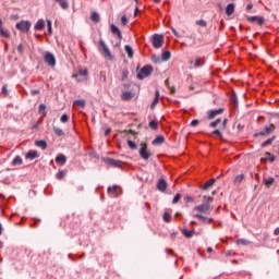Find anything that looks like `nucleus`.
Returning <instances> with one entry per match:
<instances>
[{
	"label": "nucleus",
	"instance_id": "obj_5",
	"mask_svg": "<svg viewBox=\"0 0 279 279\" xmlns=\"http://www.w3.org/2000/svg\"><path fill=\"white\" fill-rule=\"evenodd\" d=\"M162 45H165V37L162 35H154L153 36V47L155 49H160V47H162Z\"/></svg>",
	"mask_w": 279,
	"mask_h": 279
},
{
	"label": "nucleus",
	"instance_id": "obj_46",
	"mask_svg": "<svg viewBox=\"0 0 279 279\" xmlns=\"http://www.w3.org/2000/svg\"><path fill=\"white\" fill-rule=\"evenodd\" d=\"M78 75H81L82 77L88 76V70H78Z\"/></svg>",
	"mask_w": 279,
	"mask_h": 279
},
{
	"label": "nucleus",
	"instance_id": "obj_25",
	"mask_svg": "<svg viewBox=\"0 0 279 279\" xmlns=\"http://www.w3.org/2000/svg\"><path fill=\"white\" fill-rule=\"evenodd\" d=\"M90 21H93V23H99L101 21L99 13L93 12L90 15Z\"/></svg>",
	"mask_w": 279,
	"mask_h": 279
},
{
	"label": "nucleus",
	"instance_id": "obj_52",
	"mask_svg": "<svg viewBox=\"0 0 279 279\" xmlns=\"http://www.w3.org/2000/svg\"><path fill=\"white\" fill-rule=\"evenodd\" d=\"M121 23H122V25H128V23H129L128 16L123 15V16L121 17Z\"/></svg>",
	"mask_w": 279,
	"mask_h": 279
},
{
	"label": "nucleus",
	"instance_id": "obj_12",
	"mask_svg": "<svg viewBox=\"0 0 279 279\" xmlns=\"http://www.w3.org/2000/svg\"><path fill=\"white\" fill-rule=\"evenodd\" d=\"M26 160H36V158H40V155L37 150H29L25 155Z\"/></svg>",
	"mask_w": 279,
	"mask_h": 279
},
{
	"label": "nucleus",
	"instance_id": "obj_41",
	"mask_svg": "<svg viewBox=\"0 0 279 279\" xmlns=\"http://www.w3.org/2000/svg\"><path fill=\"white\" fill-rule=\"evenodd\" d=\"M163 221H166V223H171V214L165 213L163 214Z\"/></svg>",
	"mask_w": 279,
	"mask_h": 279
},
{
	"label": "nucleus",
	"instance_id": "obj_57",
	"mask_svg": "<svg viewBox=\"0 0 279 279\" xmlns=\"http://www.w3.org/2000/svg\"><path fill=\"white\" fill-rule=\"evenodd\" d=\"M227 125H228V119H225V120L222 121V128H221V130H226Z\"/></svg>",
	"mask_w": 279,
	"mask_h": 279
},
{
	"label": "nucleus",
	"instance_id": "obj_9",
	"mask_svg": "<svg viewBox=\"0 0 279 279\" xmlns=\"http://www.w3.org/2000/svg\"><path fill=\"white\" fill-rule=\"evenodd\" d=\"M110 29H111V34H114V36H117L119 40H123V34L121 33V29L117 27V25L111 24Z\"/></svg>",
	"mask_w": 279,
	"mask_h": 279
},
{
	"label": "nucleus",
	"instance_id": "obj_44",
	"mask_svg": "<svg viewBox=\"0 0 279 279\" xmlns=\"http://www.w3.org/2000/svg\"><path fill=\"white\" fill-rule=\"evenodd\" d=\"M149 128L151 129V130H158V122H156V121H150L149 122Z\"/></svg>",
	"mask_w": 279,
	"mask_h": 279
},
{
	"label": "nucleus",
	"instance_id": "obj_20",
	"mask_svg": "<svg viewBox=\"0 0 279 279\" xmlns=\"http://www.w3.org/2000/svg\"><path fill=\"white\" fill-rule=\"evenodd\" d=\"M227 16H232L234 14V3H229L226 8Z\"/></svg>",
	"mask_w": 279,
	"mask_h": 279
},
{
	"label": "nucleus",
	"instance_id": "obj_21",
	"mask_svg": "<svg viewBox=\"0 0 279 279\" xmlns=\"http://www.w3.org/2000/svg\"><path fill=\"white\" fill-rule=\"evenodd\" d=\"M57 3H59L60 8L62 10H69V1L68 0H54Z\"/></svg>",
	"mask_w": 279,
	"mask_h": 279
},
{
	"label": "nucleus",
	"instance_id": "obj_42",
	"mask_svg": "<svg viewBox=\"0 0 279 279\" xmlns=\"http://www.w3.org/2000/svg\"><path fill=\"white\" fill-rule=\"evenodd\" d=\"M128 145H129L130 149H136L137 148L136 143L132 140L128 141Z\"/></svg>",
	"mask_w": 279,
	"mask_h": 279
},
{
	"label": "nucleus",
	"instance_id": "obj_35",
	"mask_svg": "<svg viewBox=\"0 0 279 279\" xmlns=\"http://www.w3.org/2000/svg\"><path fill=\"white\" fill-rule=\"evenodd\" d=\"M0 35L3 37V38H10V31L5 29V28H0Z\"/></svg>",
	"mask_w": 279,
	"mask_h": 279
},
{
	"label": "nucleus",
	"instance_id": "obj_6",
	"mask_svg": "<svg viewBox=\"0 0 279 279\" xmlns=\"http://www.w3.org/2000/svg\"><path fill=\"white\" fill-rule=\"evenodd\" d=\"M140 156L143 158V160H147L148 158H151V153L147 149V143H142L140 148Z\"/></svg>",
	"mask_w": 279,
	"mask_h": 279
},
{
	"label": "nucleus",
	"instance_id": "obj_39",
	"mask_svg": "<svg viewBox=\"0 0 279 279\" xmlns=\"http://www.w3.org/2000/svg\"><path fill=\"white\" fill-rule=\"evenodd\" d=\"M244 178H245L244 174L236 175L234 179V184H241V182H243Z\"/></svg>",
	"mask_w": 279,
	"mask_h": 279
},
{
	"label": "nucleus",
	"instance_id": "obj_29",
	"mask_svg": "<svg viewBox=\"0 0 279 279\" xmlns=\"http://www.w3.org/2000/svg\"><path fill=\"white\" fill-rule=\"evenodd\" d=\"M203 65H204V59H202L201 57H196L195 61H194L195 69H197L198 66H203Z\"/></svg>",
	"mask_w": 279,
	"mask_h": 279
},
{
	"label": "nucleus",
	"instance_id": "obj_30",
	"mask_svg": "<svg viewBox=\"0 0 279 279\" xmlns=\"http://www.w3.org/2000/svg\"><path fill=\"white\" fill-rule=\"evenodd\" d=\"M73 106L75 108H86V101H84V100H75Z\"/></svg>",
	"mask_w": 279,
	"mask_h": 279
},
{
	"label": "nucleus",
	"instance_id": "obj_36",
	"mask_svg": "<svg viewBox=\"0 0 279 279\" xmlns=\"http://www.w3.org/2000/svg\"><path fill=\"white\" fill-rule=\"evenodd\" d=\"M274 141H276V136H272L268 140H266L263 144L262 147H267V145H271L274 143Z\"/></svg>",
	"mask_w": 279,
	"mask_h": 279
},
{
	"label": "nucleus",
	"instance_id": "obj_56",
	"mask_svg": "<svg viewBox=\"0 0 279 279\" xmlns=\"http://www.w3.org/2000/svg\"><path fill=\"white\" fill-rule=\"evenodd\" d=\"M17 51H19L20 53H23V51H25V47L23 46V44H20V45H19Z\"/></svg>",
	"mask_w": 279,
	"mask_h": 279
},
{
	"label": "nucleus",
	"instance_id": "obj_43",
	"mask_svg": "<svg viewBox=\"0 0 279 279\" xmlns=\"http://www.w3.org/2000/svg\"><path fill=\"white\" fill-rule=\"evenodd\" d=\"M60 121L61 123H69V116L66 113L62 114Z\"/></svg>",
	"mask_w": 279,
	"mask_h": 279
},
{
	"label": "nucleus",
	"instance_id": "obj_51",
	"mask_svg": "<svg viewBox=\"0 0 279 279\" xmlns=\"http://www.w3.org/2000/svg\"><path fill=\"white\" fill-rule=\"evenodd\" d=\"M99 75H100V80H102L104 82H107L106 72L101 71V72L99 73Z\"/></svg>",
	"mask_w": 279,
	"mask_h": 279
},
{
	"label": "nucleus",
	"instance_id": "obj_31",
	"mask_svg": "<svg viewBox=\"0 0 279 279\" xmlns=\"http://www.w3.org/2000/svg\"><path fill=\"white\" fill-rule=\"evenodd\" d=\"M124 50L126 51L129 58H134V49H132L131 46L126 45Z\"/></svg>",
	"mask_w": 279,
	"mask_h": 279
},
{
	"label": "nucleus",
	"instance_id": "obj_61",
	"mask_svg": "<svg viewBox=\"0 0 279 279\" xmlns=\"http://www.w3.org/2000/svg\"><path fill=\"white\" fill-rule=\"evenodd\" d=\"M110 132H112L110 129H107L106 131H105V136H108L109 134H110Z\"/></svg>",
	"mask_w": 279,
	"mask_h": 279
},
{
	"label": "nucleus",
	"instance_id": "obj_50",
	"mask_svg": "<svg viewBox=\"0 0 279 279\" xmlns=\"http://www.w3.org/2000/svg\"><path fill=\"white\" fill-rule=\"evenodd\" d=\"M2 95H4V97H8V85L2 86Z\"/></svg>",
	"mask_w": 279,
	"mask_h": 279
},
{
	"label": "nucleus",
	"instance_id": "obj_32",
	"mask_svg": "<svg viewBox=\"0 0 279 279\" xmlns=\"http://www.w3.org/2000/svg\"><path fill=\"white\" fill-rule=\"evenodd\" d=\"M13 167H16L19 165H23V158L21 156H16L12 161Z\"/></svg>",
	"mask_w": 279,
	"mask_h": 279
},
{
	"label": "nucleus",
	"instance_id": "obj_28",
	"mask_svg": "<svg viewBox=\"0 0 279 279\" xmlns=\"http://www.w3.org/2000/svg\"><path fill=\"white\" fill-rule=\"evenodd\" d=\"M274 182H276V179H275V178L264 179V184H265V186H267V189L271 187V185L274 184Z\"/></svg>",
	"mask_w": 279,
	"mask_h": 279
},
{
	"label": "nucleus",
	"instance_id": "obj_64",
	"mask_svg": "<svg viewBox=\"0 0 279 279\" xmlns=\"http://www.w3.org/2000/svg\"><path fill=\"white\" fill-rule=\"evenodd\" d=\"M166 252H167L168 254H173V250H171V248H167Z\"/></svg>",
	"mask_w": 279,
	"mask_h": 279
},
{
	"label": "nucleus",
	"instance_id": "obj_33",
	"mask_svg": "<svg viewBox=\"0 0 279 279\" xmlns=\"http://www.w3.org/2000/svg\"><path fill=\"white\" fill-rule=\"evenodd\" d=\"M161 58H162L163 62L171 60V52L170 51L162 52Z\"/></svg>",
	"mask_w": 279,
	"mask_h": 279
},
{
	"label": "nucleus",
	"instance_id": "obj_37",
	"mask_svg": "<svg viewBox=\"0 0 279 279\" xmlns=\"http://www.w3.org/2000/svg\"><path fill=\"white\" fill-rule=\"evenodd\" d=\"M53 132L57 136H64V131L60 128L54 126Z\"/></svg>",
	"mask_w": 279,
	"mask_h": 279
},
{
	"label": "nucleus",
	"instance_id": "obj_58",
	"mask_svg": "<svg viewBox=\"0 0 279 279\" xmlns=\"http://www.w3.org/2000/svg\"><path fill=\"white\" fill-rule=\"evenodd\" d=\"M31 95H40V90H38V89H33V90H31Z\"/></svg>",
	"mask_w": 279,
	"mask_h": 279
},
{
	"label": "nucleus",
	"instance_id": "obj_63",
	"mask_svg": "<svg viewBox=\"0 0 279 279\" xmlns=\"http://www.w3.org/2000/svg\"><path fill=\"white\" fill-rule=\"evenodd\" d=\"M170 93H171V95L175 94V87H171Z\"/></svg>",
	"mask_w": 279,
	"mask_h": 279
},
{
	"label": "nucleus",
	"instance_id": "obj_19",
	"mask_svg": "<svg viewBox=\"0 0 279 279\" xmlns=\"http://www.w3.org/2000/svg\"><path fill=\"white\" fill-rule=\"evenodd\" d=\"M57 165H66V156L60 154L56 157Z\"/></svg>",
	"mask_w": 279,
	"mask_h": 279
},
{
	"label": "nucleus",
	"instance_id": "obj_23",
	"mask_svg": "<svg viewBox=\"0 0 279 279\" xmlns=\"http://www.w3.org/2000/svg\"><path fill=\"white\" fill-rule=\"evenodd\" d=\"M134 97V94L132 92H124L122 93V99L124 101H130Z\"/></svg>",
	"mask_w": 279,
	"mask_h": 279
},
{
	"label": "nucleus",
	"instance_id": "obj_24",
	"mask_svg": "<svg viewBox=\"0 0 279 279\" xmlns=\"http://www.w3.org/2000/svg\"><path fill=\"white\" fill-rule=\"evenodd\" d=\"M182 234L185 235L186 239H192V236L195 234V230L183 229Z\"/></svg>",
	"mask_w": 279,
	"mask_h": 279
},
{
	"label": "nucleus",
	"instance_id": "obj_27",
	"mask_svg": "<svg viewBox=\"0 0 279 279\" xmlns=\"http://www.w3.org/2000/svg\"><path fill=\"white\" fill-rule=\"evenodd\" d=\"M36 147H39L40 149H47V143L43 140L35 142Z\"/></svg>",
	"mask_w": 279,
	"mask_h": 279
},
{
	"label": "nucleus",
	"instance_id": "obj_47",
	"mask_svg": "<svg viewBox=\"0 0 279 279\" xmlns=\"http://www.w3.org/2000/svg\"><path fill=\"white\" fill-rule=\"evenodd\" d=\"M219 123H221V119H217L216 121L210 122V123H209V126H211V128H217V125H218Z\"/></svg>",
	"mask_w": 279,
	"mask_h": 279
},
{
	"label": "nucleus",
	"instance_id": "obj_60",
	"mask_svg": "<svg viewBox=\"0 0 279 279\" xmlns=\"http://www.w3.org/2000/svg\"><path fill=\"white\" fill-rule=\"evenodd\" d=\"M122 77H123V80H125L128 77V71L122 72Z\"/></svg>",
	"mask_w": 279,
	"mask_h": 279
},
{
	"label": "nucleus",
	"instance_id": "obj_15",
	"mask_svg": "<svg viewBox=\"0 0 279 279\" xmlns=\"http://www.w3.org/2000/svg\"><path fill=\"white\" fill-rule=\"evenodd\" d=\"M159 101H160V90L157 89L155 93V98L150 105L151 110H154L156 106H158Z\"/></svg>",
	"mask_w": 279,
	"mask_h": 279
},
{
	"label": "nucleus",
	"instance_id": "obj_48",
	"mask_svg": "<svg viewBox=\"0 0 279 279\" xmlns=\"http://www.w3.org/2000/svg\"><path fill=\"white\" fill-rule=\"evenodd\" d=\"M45 110H47V106H45V104L39 105V112H43L44 117L47 114Z\"/></svg>",
	"mask_w": 279,
	"mask_h": 279
},
{
	"label": "nucleus",
	"instance_id": "obj_17",
	"mask_svg": "<svg viewBox=\"0 0 279 279\" xmlns=\"http://www.w3.org/2000/svg\"><path fill=\"white\" fill-rule=\"evenodd\" d=\"M215 182H217V180L215 178L209 179L204 185H202V190L208 191V189H210V186H213L215 184Z\"/></svg>",
	"mask_w": 279,
	"mask_h": 279
},
{
	"label": "nucleus",
	"instance_id": "obj_2",
	"mask_svg": "<svg viewBox=\"0 0 279 279\" xmlns=\"http://www.w3.org/2000/svg\"><path fill=\"white\" fill-rule=\"evenodd\" d=\"M15 28L22 34H27L29 29H32V22L22 20L21 22L16 23Z\"/></svg>",
	"mask_w": 279,
	"mask_h": 279
},
{
	"label": "nucleus",
	"instance_id": "obj_14",
	"mask_svg": "<svg viewBox=\"0 0 279 279\" xmlns=\"http://www.w3.org/2000/svg\"><path fill=\"white\" fill-rule=\"evenodd\" d=\"M157 189L161 193H165V191H167V181H165V179H159L157 183Z\"/></svg>",
	"mask_w": 279,
	"mask_h": 279
},
{
	"label": "nucleus",
	"instance_id": "obj_22",
	"mask_svg": "<svg viewBox=\"0 0 279 279\" xmlns=\"http://www.w3.org/2000/svg\"><path fill=\"white\" fill-rule=\"evenodd\" d=\"M35 29L38 32L45 29V20H38L35 24Z\"/></svg>",
	"mask_w": 279,
	"mask_h": 279
},
{
	"label": "nucleus",
	"instance_id": "obj_55",
	"mask_svg": "<svg viewBox=\"0 0 279 279\" xmlns=\"http://www.w3.org/2000/svg\"><path fill=\"white\" fill-rule=\"evenodd\" d=\"M203 199H204L205 204L213 202V197H210V196H204Z\"/></svg>",
	"mask_w": 279,
	"mask_h": 279
},
{
	"label": "nucleus",
	"instance_id": "obj_40",
	"mask_svg": "<svg viewBox=\"0 0 279 279\" xmlns=\"http://www.w3.org/2000/svg\"><path fill=\"white\" fill-rule=\"evenodd\" d=\"M199 27H207L208 23L205 20H198L195 22Z\"/></svg>",
	"mask_w": 279,
	"mask_h": 279
},
{
	"label": "nucleus",
	"instance_id": "obj_8",
	"mask_svg": "<svg viewBox=\"0 0 279 279\" xmlns=\"http://www.w3.org/2000/svg\"><path fill=\"white\" fill-rule=\"evenodd\" d=\"M44 61L48 66H56V57L51 52H46L44 57Z\"/></svg>",
	"mask_w": 279,
	"mask_h": 279
},
{
	"label": "nucleus",
	"instance_id": "obj_34",
	"mask_svg": "<svg viewBox=\"0 0 279 279\" xmlns=\"http://www.w3.org/2000/svg\"><path fill=\"white\" fill-rule=\"evenodd\" d=\"M210 136H214V138H222L223 134H221L220 130H215L211 132Z\"/></svg>",
	"mask_w": 279,
	"mask_h": 279
},
{
	"label": "nucleus",
	"instance_id": "obj_1",
	"mask_svg": "<svg viewBox=\"0 0 279 279\" xmlns=\"http://www.w3.org/2000/svg\"><path fill=\"white\" fill-rule=\"evenodd\" d=\"M99 47H100L104 58H106L107 60H111V61L114 60L112 52H110V48H108V46L106 45V41H104V39L99 40Z\"/></svg>",
	"mask_w": 279,
	"mask_h": 279
},
{
	"label": "nucleus",
	"instance_id": "obj_16",
	"mask_svg": "<svg viewBox=\"0 0 279 279\" xmlns=\"http://www.w3.org/2000/svg\"><path fill=\"white\" fill-rule=\"evenodd\" d=\"M218 114H223V108L209 111L208 119H215Z\"/></svg>",
	"mask_w": 279,
	"mask_h": 279
},
{
	"label": "nucleus",
	"instance_id": "obj_45",
	"mask_svg": "<svg viewBox=\"0 0 279 279\" xmlns=\"http://www.w3.org/2000/svg\"><path fill=\"white\" fill-rule=\"evenodd\" d=\"M180 199H182V194H177L172 199V204H178Z\"/></svg>",
	"mask_w": 279,
	"mask_h": 279
},
{
	"label": "nucleus",
	"instance_id": "obj_62",
	"mask_svg": "<svg viewBox=\"0 0 279 279\" xmlns=\"http://www.w3.org/2000/svg\"><path fill=\"white\" fill-rule=\"evenodd\" d=\"M252 8H254V4L250 3L247 4L246 10H252Z\"/></svg>",
	"mask_w": 279,
	"mask_h": 279
},
{
	"label": "nucleus",
	"instance_id": "obj_18",
	"mask_svg": "<svg viewBox=\"0 0 279 279\" xmlns=\"http://www.w3.org/2000/svg\"><path fill=\"white\" fill-rule=\"evenodd\" d=\"M117 189H119V186L118 185H113V186H109L108 189H107V193H108V195H111V197H117Z\"/></svg>",
	"mask_w": 279,
	"mask_h": 279
},
{
	"label": "nucleus",
	"instance_id": "obj_11",
	"mask_svg": "<svg viewBox=\"0 0 279 279\" xmlns=\"http://www.w3.org/2000/svg\"><path fill=\"white\" fill-rule=\"evenodd\" d=\"M248 23H257V25H263L265 23V17H258L256 15L247 17Z\"/></svg>",
	"mask_w": 279,
	"mask_h": 279
},
{
	"label": "nucleus",
	"instance_id": "obj_53",
	"mask_svg": "<svg viewBox=\"0 0 279 279\" xmlns=\"http://www.w3.org/2000/svg\"><path fill=\"white\" fill-rule=\"evenodd\" d=\"M47 25H48V32L49 34H52V28H51V20H47Z\"/></svg>",
	"mask_w": 279,
	"mask_h": 279
},
{
	"label": "nucleus",
	"instance_id": "obj_4",
	"mask_svg": "<svg viewBox=\"0 0 279 279\" xmlns=\"http://www.w3.org/2000/svg\"><path fill=\"white\" fill-rule=\"evenodd\" d=\"M102 160L106 165H109V167H114L116 169H123V161L121 160L112 159L110 157H105Z\"/></svg>",
	"mask_w": 279,
	"mask_h": 279
},
{
	"label": "nucleus",
	"instance_id": "obj_38",
	"mask_svg": "<svg viewBox=\"0 0 279 279\" xmlns=\"http://www.w3.org/2000/svg\"><path fill=\"white\" fill-rule=\"evenodd\" d=\"M250 241L245 239H238L236 240V245H250Z\"/></svg>",
	"mask_w": 279,
	"mask_h": 279
},
{
	"label": "nucleus",
	"instance_id": "obj_10",
	"mask_svg": "<svg viewBox=\"0 0 279 279\" xmlns=\"http://www.w3.org/2000/svg\"><path fill=\"white\" fill-rule=\"evenodd\" d=\"M193 217L199 219L203 223H213L215 221V219L202 216L201 214H194Z\"/></svg>",
	"mask_w": 279,
	"mask_h": 279
},
{
	"label": "nucleus",
	"instance_id": "obj_13",
	"mask_svg": "<svg viewBox=\"0 0 279 279\" xmlns=\"http://www.w3.org/2000/svg\"><path fill=\"white\" fill-rule=\"evenodd\" d=\"M276 130V125L270 124L268 126H265L264 131H260L258 133L259 136H266V134H271Z\"/></svg>",
	"mask_w": 279,
	"mask_h": 279
},
{
	"label": "nucleus",
	"instance_id": "obj_26",
	"mask_svg": "<svg viewBox=\"0 0 279 279\" xmlns=\"http://www.w3.org/2000/svg\"><path fill=\"white\" fill-rule=\"evenodd\" d=\"M165 143V136L159 135L153 141V145H162Z\"/></svg>",
	"mask_w": 279,
	"mask_h": 279
},
{
	"label": "nucleus",
	"instance_id": "obj_3",
	"mask_svg": "<svg viewBox=\"0 0 279 279\" xmlns=\"http://www.w3.org/2000/svg\"><path fill=\"white\" fill-rule=\"evenodd\" d=\"M154 71V68L151 65H144L141 71L137 73L138 80H145V77H149Z\"/></svg>",
	"mask_w": 279,
	"mask_h": 279
},
{
	"label": "nucleus",
	"instance_id": "obj_59",
	"mask_svg": "<svg viewBox=\"0 0 279 279\" xmlns=\"http://www.w3.org/2000/svg\"><path fill=\"white\" fill-rule=\"evenodd\" d=\"M274 234L275 236H279V227L275 229Z\"/></svg>",
	"mask_w": 279,
	"mask_h": 279
},
{
	"label": "nucleus",
	"instance_id": "obj_49",
	"mask_svg": "<svg viewBox=\"0 0 279 279\" xmlns=\"http://www.w3.org/2000/svg\"><path fill=\"white\" fill-rule=\"evenodd\" d=\"M57 180H62V178H64V172L62 170H60L57 175H56Z\"/></svg>",
	"mask_w": 279,
	"mask_h": 279
},
{
	"label": "nucleus",
	"instance_id": "obj_7",
	"mask_svg": "<svg viewBox=\"0 0 279 279\" xmlns=\"http://www.w3.org/2000/svg\"><path fill=\"white\" fill-rule=\"evenodd\" d=\"M196 213H204V215H210V205L209 204H202L193 209Z\"/></svg>",
	"mask_w": 279,
	"mask_h": 279
},
{
	"label": "nucleus",
	"instance_id": "obj_54",
	"mask_svg": "<svg viewBox=\"0 0 279 279\" xmlns=\"http://www.w3.org/2000/svg\"><path fill=\"white\" fill-rule=\"evenodd\" d=\"M196 125H199V120H192L191 121V126L196 128Z\"/></svg>",
	"mask_w": 279,
	"mask_h": 279
}]
</instances>
